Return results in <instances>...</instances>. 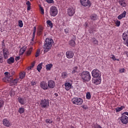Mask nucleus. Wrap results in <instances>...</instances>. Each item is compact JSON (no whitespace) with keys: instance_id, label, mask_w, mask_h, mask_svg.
Returning a JSON list of instances; mask_svg holds the SVG:
<instances>
[{"instance_id":"obj_31","label":"nucleus","mask_w":128,"mask_h":128,"mask_svg":"<svg viewBox=\"0 0 128 128\" xmlns=\"http://www.w3.org/2000/svg\"><path fill=\"white\" fill-rule=\"evenodd\" d=\"M26 4L27 6V10H30V6H32L30 2V1H27L26 2Z\"/></svg>"},{"instance_id":"obj_58","label":"nucleus","mask_w":128,"mask_h":128,"mask_svg":"<svg viewBox=\"0 0 128 128\" xmlns=\"http://www.w3.org/2000/svg\"><path fill=\"white\" fill-rule=\"evenodd\" d=\"M34 36H34V34H32V41L34 42Z\"/></svg>"},{"instance_id":"obj_56","label":"nucleus","mask_w":128,"mask_h":128,"mask_svg":"<svg viewBox=\"0 0 128 128\" xmlns=\"http://www.w3.org/2000/svg\"><path fill=\"white\" fill-rule=\"evenodd\" d=\"M120 73L124 72V68L120 69Z\"/></svg>"},{"instance_id":"obj_4","label":"nucleus","mask_w":128,"mask_h":128,"mask_svg":"<svg viewBox=\"0 0 128 128\" xmlns=\"http://www.w3.org/2000/svg\"><path fill=\"white\" fill-rule=\"evenodd\" d=\"M58 10V8L54 6H52L50 8V14L51 16H56Z\"/></svg>"},{"instance_id":"obj_24","label":"nucleus","mask_w":128,"mask_h":128,"mask_svg":"<svg viewBox=\"0 0 128 128\" xmlns=\"http://www.w3.org/2000/svg\"><path fill=\"white\" fill-rule=\"evenodd\" d=\"M78 73V67L77 66L74 67L72 72V74H74Z\"/></svg>"},{"instance_id":"obj_12","label":"nucleus","mask_w":128,"mask_h":128,"mask_svg":"<svg viewBox=\"0 0 128 128\" xmlns=\"http://www.w3.org/2000/svg\"><path fill=\"white\" fill-rule=\"evenodd\" d=\"M40 87L44 90H48V83H46V82L44 81L40 82Z\"/></svg>"},{"instance_id":"obj_51","label":"nucleus","mask_w":128,"mask_h":128,"mask_svg":"<svg viewBox=\"0 0 128 128\" xmlns=\"http://www.w3.org/2000/svg\"><path fill=\"white\" fill-rule=\"evenodd\" d=\"M46 2L48 4H54V0H46Z\"/></svg>"},{"instance_id":"obj_52","label":"nucleus","mask_w":128,"mask_h":128,"mask_svg":"<svg viewBox=\"0 0 128 128\" xmlns=\"http://www.w3.org/2000/svg\"><path fill=\"white\" fill-rule=\"evenodd\" d=\"M31 86H36V82H35V81H32L30 82Z\"/></svg>"},{"instance_id":"obj_44","label":"nucleus","mask_w":128,"mask_h":128,"mask_svg":"<svg viewBox=\"0 0 128 128\" xmlns=\"http://www.w3.org/2000/svg\"><path fill=\"white\" fill-rule=\"evenodd\" d=\"M64 30V32H65V34H70V28H65Z\"/></svg>"},{"instance_id":"obj_39","label":"nucleus","mask_w":128,"mask_h":128,"mask_svg":"<svg viewBox=\"0 0 128 128\" xmlns=\"http://www.w3.org/2000/svg\"><path fill=\"white\" fill-rule=\"evenodd\" d=\"M18 112L20 113V114H24V108H20L18 110Z\"/></svg>"},{"instance_id":"obj_36","label":"nucleus","mask_w":128,"mask_h":128,"mask_svg":"<svg viewBox=\"0 0 128 128\" xmlns=\"http://www.w3.org/2000/svg\"><path fill=\"white\" fill-rule=\"evenodd\" d=\"M42 68V64H40L38 65L37 66V70L38 72H40V70Z\"/></svg>"},{"instance_id":"obj_6","label":"nucleus","mask_w":128,"mask_h":128,"mask_svg":"<svg viewBox=\"0 0 128 128\" xmlns=\"http://www.w3.org/2000/svg\"><path fill=\"white\" fill-rule=\"evenodd\" d=\"M5 78L3 79V81L5 82H10L12 81V76L10 74V73L9 72H5Z\"/></svg>"},{"instance_id":"obj_57","label":"nucleus","mask_w":128,"mask_h":128,"mask_svg":"<svg viewBox=\"0 0 128 128\" xmlns=\"http://www.w3.org/2000/svg\"><path fill=\"white\" fill-rule=\"evenodd\" d=\"M20 57L17 56L15 58V60H16V62H18V60H20Z\"/></svg>"},{"instance_id":"obj_53","label":"nucleus","mask_w":128,"mask_h":128,"mask_svg":"<svg viewBox=\"0 0 128 128\" xmlns=\"http://www.w3.org/2000/svg\"><path fill=\"white\" fill-rule=\"evenodd\" d=\"M112 57H111V58L113 60H116V56H114V55L112 54Z\"/></svg>"},{"instance_id":"obj_18","label":"nucleus","mask_w":128,"mask_h":128,"mask_svg":"<svg viewBox=\"0 0 128 128\" xmlns=\"http://www.w3.org/2000/svg\"><path fill=\"white\" fill-rule=\"evenodd\" d=\"M2 123L4 126H7V128H10V126H11L10 122V121L6 120V118H4L3 120Z\"/></svg>"},{"instance_id":"obj_13","label":"nucleus","mask_w":128,"mask_h":128,"mask_svg":"<svg viewBox=\"0 0 128 128\" xmlns=\"http://www.w3.org/2000/svg\"><path fill=\"white\" fill-rule=\"evenodd\" d=\"M74 56V53L72 50H68L66 52V57L67 58H72Z\"/></svg>"},{"instance_id":"obj_48","label":"nucleus","mask_w":128,"mask_h":128,"mask_svg":"<svg viewBox=\"0 0 128 128\" xmlns=\"http://www.w3.org/2000/svg\"><path fill=\"white\" fill-rule=\"evenodd\" d=\"M36 26H34V27L33 34H32L34 36H36Z\"/></svg>"},{"instance_id":"obj_33","label":"nucleus","mask_w":128,"mask_h":128,"mask_svg":"<svg viewBox=\"0 0 128 128\" xmlns=\"http://www.w3.org/2000/svg\"><path fill=\"white\" fill-rule=\"evenodd\" d=\"M32 47L30 48L26 52V56H30V54H32Z\"/></svg>"},{"instance_id":"obj_3","label":"nucleus","mask_w":128,"mask_h":128,"mask_svg":"<svg viewBox=\"0 0 128 128\" xmlns=\"http://www.w3.org/2000/svg\"><path fill=\"white\" fill-rule=\"evenodd\" d=\"M72 102L73 104H76V106H82L84 102V100L82 98H74L72 99Z\"/></svg>"},{"instance_id":"obj_55","label":"nucleus","mask_w":128,"mask_h":128,"mask_svg":"<svg viewBox=\"0 0 128 128\" xmlns=\"http://www.w3.org/2000/svg\"><path fill=\"white\" fill-rule=\"evenodd\" d=\"M118 20H122V18H124V17H122V16L120 14L118 16Z\"/></svg>"},{"instance_id":"obj_15","label":"nucleus","mask_w":128,"mask_h":128,"mask_svg":"<svg viewBox=\"0 0 128 128\" xmlns=\"http://www.w3.org/2000/svg\"><path fill=\"white\" fill-rule=\"evenodd\" d=\"M3 52V56H4V58L5 59L8 58V54H10V52H8V50L6 48H4L2 50Z\"/></svg>"},{"instance_id":"obj_20","label":"nucleus","mask_w":128,"mask_h":128,"mask_svg":"<svg viewBox=\"0 0 128 128\" xmlns=\"http://www.w3.org/2000/svg\"><path fill=\"white\" fill-rule=\"evenodd\" d=\"M26 50V46H24L23 47L20 48V51H19V54L20 56H22L24 54V52Z\"/></svg>"},{"instance_id":"obj_54","label":"nucleus","mask_w":128,"mask_h":128,"mask_svg":"<svg viewBox=\"0 0 128 128\" xmlns=\"http://www.w3.org/2000/svg\"><path fill=\"white\" fill-rule=\"evenodd\" d=\"M118 20H122V18H124V17H122V16L120 14L118 16Z\"/></svg>"},{"instance_id":"obj_49","label":"nucleus","mask_w":128,"mask_h":128,"mask_svg":"<svg viewBox=\"0 0 128 128\" xmlns=\"http://www.w3.org/2000/svg\"><path fill=\"white\" fill-rule=\"evenodd\" d=\"M10 96H14V92L13 90H10Z\"/></svg>"},{"instance_id":"obj_63","label":"nucleus","mask_w":128,"mask_h":128,"mask_svg":"<svg viewBox=\"0 0 128 128\" xmlns=\"http://www.w3.org/2000/svg\"><path fill=\"white\" fill-rule=\"evenodd\" d=\"M55 96H58V94H55Z\"/></svg>"},{"instance_id":"obj_16","label":"nucleus","mask_w":128,"mask_h":128,"mask_svg":"<svg viewBox=\"0 0 128 128\" xmlns=\"http://www.w3.org/2000/svg\"><path fill=\"white\" fill-rule=\"evenodd\" d=\"M10 86H16L17 84H18L20 82V78H16L14 80H11V81H10Z\"/></svg>"},{"instance_id":"obj_7","label":"nucleus","mask_w":128,"mask_h":128,"mask_svg":"<svg viewBox=\"0 0 128 128\" xmlns=\"http://www.w3.org/2000/svg\"><path fill=\"white\" fill-rule=\"evenodd\" d=\"M92 76L94 78H100L102 73L98 69H94L92 72Z\"/></svg>"},{"instance_id":"obj_11","label":"nucleus","mask_w":128,"mask_h":128,"mask_svg":"<svg viewBox=\"0 0 128 128\" xmlns=\"http://www.w3.org/2000/svg\"><path fill=\"white\" fill-rule=\"evenodd\" d=\"M120 120L122 124H128V116L126 115H122L120 118Z\"/></svg>"},{"instance_id":"obj_30","label":"nucleus","mask_w":128,"mask_h":128,"mask_svg":"<svg viewBox=\"0 0 128 128\" xmlns=\"http://www.w3.org/2000/svg\"><path fill=\"white\" fill-rule=\"evenodd\" d=\"M53 65L52 64H48L46 65V70H50L52 68Z\"/></svg>"},{"instance_id":"obj_26","label":"nucleus","mask_w":128,"mask_h":128,"mask_svg":"<svg viewBox=\"0 0 128 128\" xmlns=\"http://www.w3.org/2000/svg\"><path fill=\"white\" fill-rule=\"evenodd\" d=\"M19 78H20V80H22V78H24V76H26V72H21L20 74H19Z\"/></svg>"},{"instance_id":"obj_46","label":"nucleus","mask_w":128,"mask_h":128,"mask_svg":"<svg viewBox=\"0 0 128 128\" xmlns=\"http://www.w3.org/2000/svg\"><path fill=\"white\" fill-rule=\"evenodd\" d=\"M81 108L84 110H88V107L86 104H83L81 106Z\"/></svg>"},{"instance_id":"obj_28","label":"nucleus","mask_w":128,"mask_h":128,"mask_svg":"<svg viewBox=\"0 0 128 128\" xmlns=\"http://www.w3.org/2000/svg\"><path fill=\"white\" fill-rule=\"evenodd\" d=\"M125 106H121L120 107H118L116 108V112H120L121 110H122L124 108H125Z\"/></svg>"},{"instance_id":"obj_21","label":"nucleus","mask_w":128,"mask_h":128,"mask_svg":"<svg viewBox=\"0 0 128 128\" xmlns=\"http://www.w3.org/2000/svg\"><path fill=\"white\" fill-rule=\"evenodd\" d=\"M119 4L122 6V8H126V0H118Z\"/></svg>"},{"instance_id":"obj_59","label":"nucleus","mask_w":128,"mask_h":128,"mask_svg":"<svg viewBox=\"0 0 128 128\" xmlns=\"http://www.w3.org/2000/svg\"><path fill=\"white\" fill-rule=\"evenodd\" d=\"M124 54L128 57V51H125Z\"/></svg>"},{"instance_id":"obj_42","label":"nucleus","mask_w":128,"mask_h":128,"mask_svg":"<svg viewBox=\"0 0 128 128\" xmlns=\"http://www.w3.org/2000/svg\"><path fill=\"white\" fill-rule=\"evenodd\" d=\"M4 62V56L2 54L0 53V64H2Z\"/></svg>"},{"instance_id":"obj_34","label":"nucleus","mask_w":128,"mask_h":128,"mask_svg":"<svg viewBox=\"0 0 128 128\" xmlns=\"http://www.w3.org/2000/svg\"><path fill=\"white\" fill-rule=\"evenodd\" d=\"M90 40L94 42V44H98V41L96 38H92Z\"/></svg>"},{"instance_id":"obj_8","label":"nucleus","mask_w":128,"mask_h":128,"mask_svg":"<svg viewBox=\"0 0 128 128\" xmlns=\"http://www.w3.org/2000/svg\"><path fill=\"white\" fill-rule=\"evenodd\" d=\"M122 38L124 44L128 46V30L126 32H124L122 35Z\"/></svg>"},{"instance_id":"obj_29","label":"nucleus","mask_w":128,"mask_h":128,"mask_svg":"<svg viewBox=\"0 0 128 128\" xmlns=\"http://www.w3.org/2000/svg\"><path fill=\"white\" fill-rule=\"evenodd\" d=\"M69 44L70 46H72L74 48V46H76V41L74 40H71L69 42Z\"/></svg>"},{"instance_id":"obj_47","label":"nucleus","mask_w":128,"mask_h":128,"mask_svg":"<svg viewBox=\"0 0 128 128\" xmlns=\"http://www.w3.org/2000/svg\"><path fill=\"white\" fill-rule=\"evenodd\" d=\"M123 18H126V12L124 11L122 13L120 14Z\"/></svg>"},{"instance_id":"obj_41","label":"nucleus","mask_w":128,"mask_h":128,"mask_svg":"<svg viewBox=\"0 0 128 128\" xmlns=\"http://www.w3.org/2000/svg\"><path fill=\"white\" fill-rule=\"evenodd\" d=\"M18 26L20 28H22V26H24V23L22 22V20H18Z\"/></svg>"},{"instance_id":"obj_27","label":"nucleus","mask_w":128,"mask_h":128,"mask_svg":"<svg viewBox=\"0 0 128 128\" xmlns=\"http://www.w3.org/2000/svg\"><path fill=\"white\" fill-rule=\"evenodd\" d=\"M61 74L62 78H66L68 76V72H62Z\"/></svg>"},{"instance_id":"obj_25","label":"nucleus","mask_w":128,"mask_h":128,"mask_svg":"<svg viewBox=\"0 0 128 128\" xmlns=\"http://www.w3.org/2000/svg\"><path fill=\"white\" fill-rule=\"evenodd\" d=\"M90 18L92 20H98V15L96 14H92L90 16Z\"/></svg>"},{"instance_id":"obj_19","label":"nucleus","mask_w":128,"mask_h":128,"mask_svg":"<svg viewBox=\"0 0 128 128\" xmlns=\"http://www.w3.org/2000/svg\"><path fill=\"white\" fill-rule=\"evenodd\" d=\"M42 32H44V27L42 26H39L37 30L38 36H42Z\"/></svg>"},{"instance_id":"obj_60","label":"nucleus","mask_w":128,"mask_h":128,"mask_svg":"<svg viewBox=\"0 0 128 128\" xmlns=\"http://www.w3.org/2000/svg\"><path fill=\"white\" fill-rule=\"evenodd\" d=\"M124 114H126V116H128V112H124L123 113Z\"/></svg>"},{"instance_id":"obj_45","label":"nucleus","mask_w":128,"mask_h":128,"mask_svg":"<svg viewBox=\"0 0 128 128\" xmlns=\"http://www.w3.org/2000/svg\"><path fill=\"white\" fill-rule=\"evenodd\" d=\"M115 24L116 25V26H120V21L117 20L115 22Z\"/></svg>"},{"instance_id":"obj_14","label":"nucleus","mask_w":128,"mask_h":128,"mask_svg":"<svg viewBox=\"0 0 128 128\" xmlns=\"http://www.w3.org/2000/svg\"><path fill=\"white\" fill-rule=\"evenodd\" d=\"M48 88H54L56 86V82L52 80H49L48 82Z\"/></svg>"},{"instance_id":"obj_64","label":"nucleus","mask_w":128,"mask_h":128,"mask_svg":"<svg viewBox=\"0 0 128 128\" xmlns=\"http://www.w3.org/2000/svg\"><path fill=\"white\" fill-rule=\"evenodd\" d=\"M116 60H119L118 59H116Z\"/></svg>"},{"instance_id":"obj_38","label":"nucleus","mask_w":128,"mask_h":128,"mask_svg":"<svg viewBox=\"0 0 128 128\" xmlns=\"http://www.w3.org/2000/svg\"><path fill=\"white\" fill-rule=\"evenodd\" d=\"M92 98V95H90V92H88L86 94V98L87 100H90Z\"/></svg>"},{"instance_id":"obj_2","label":"nucleus","mask_w":128,"mask_h":128,"mask_svg":"<svg viewBox=\"0 0 128 128\" xmlns=\"http://www.w3.org/2000/svg\"><path fill=\"white\" fill-rule=\"evenodd\" d=\"M79 74L84 82H90L92 78L90 74L88 71H83L80 73Z\"/></svg>"},{"instance_id":"obj_32","label":"nucleus","mask_w":128,"mask_h":128,"mask_svg":"<svg viewBox=\"0 0 128 128\" xmlns=\"http://www.w3.org/2000/svg\"><path fill=\"white\" fill-rule=\"evenodd\" d=\"M18 100L20 104H24L26 103L24 102V99L22 98H18Z\"/></svg>"},{"instance_id":"obj_62","label":"nucleus","mask_w":128,"mask_h":128,"mask_svg":"<svg viewBox=\"0 0 128 128\" xmlns=\"http://www.w3.org/2000/svg\"><path fill=\"white\" fill-rule=\"evenodd\" d=\"M32 68H33V66H34V63L32 64Z\"/></svg>"},{"instance_id":"obj_40","label":"nucleus","mask_w":128,"mask_h":128,"mask_svg":"<svg viewBox=\"0 0 128 128\" xmlns=\"http://www.w3.org/2000/svg\"><path fill=\"white\" fill-rule=\"evenodd\" d=\"M40 54V49L38 48L37 50V51L36 52V54L35 55L36 58H38V56H39Z\"/></svg>"},{"instance_id":"obj_50","label":"nucleus","mask_w":128,"mask_h":128,"mask_svg":"<svg viewBox=\"0 0 128 128\" xmlns=\"http://www.w3.org/2000/svg\"><path fill=\"white\" fill-rule=\"evenodd\" d=\"M46 122L47 124H52V121H50V119H46Z\"/></svg>"},{"instance_id":"obj_37","label":"nucleus","mask_w":128,"mask_h":128,"mask_svg":"<svg viewBox=\"0 0 128 128\" xmlns=\"http://www.w3.org/2000/svg\"><path fill=\"white\" fill-rule=\"evenodd\" d=\"M4 105V101L2 99L0 98V110Z\"/></svg>"},{"instance_id":"obj_10","label":"nucleus","mask_w":128,"mask_h":128,"mask_svg":"<svg viewBox=\"0 0 128 128\" xmlns=\"http://www.w3.org/2000/svg\"><path fill=\"white\" fill-rule=\"evenodd\" d=\"M80 2L83 6H92V3L90 0H80Z\"/></svg>"},{"instance_id":"obj_22","label":"nucleus","mask_w":128,"mask_h":128,"mask_svg":"<svg viewBox=\"0 0 128 128\" xmlns=\"http://www.w3.org/2000/svg\"><path fill=\"white\" fill-rule=\"evenodd\" d=\"M71 88L72 84L68 82L65 83V90H70Z\"/></svg>"},{"instance_id":"obj_5","label":"nucleus","mask_w":128,"mask_h":128,"mask_svg":"<svg viewBox=\"0 0 128 128\" xmlns=\"http://www.w3.org/2000/svg\"><path fill=\"white\" fill-rule=\"evenodd\" d=\"M40 106L42 108H48L50 106L48 100L46 98L42 99L40 102Z\"/></svg>"},{"instance_id":"obj_17","label":"nucleus","mask_w":128,"mask_h":128,"mask_svg":"<svg viewBox=\"0 0 128 128\" xmlns=\"http://www.w3.org/2000/svg\"><path fill=\"white\" fill-rule=\"evenodd\" d=\"M96 79H94L92 80V82L94 84H100V82H102V78L100 77L96 78Z\"/></svg>"},{"instance_id":"obj_35","label":"nucleus","mask_w":128,"mask_h":128,"mask_svg":"<svg viewBox=\"0 0 128 128\" xmlns=\"http://www.w3.org/2000/svg\"><path fill=\"white\" fill-rule=\"evenodd\" d=\"M48 26H50V28H52V26H53V24H52V21H50V20H48L46 22Z\"/></svg>"},{"instance_id":"obj_23","label":"nucleus","mask_w":128,"mask_h":128,"mask_svg":"<svg viewBox=\"0 0 128 128\" xmlns=\"http://www.w3.org/2000/svg\"><path fill=\"white\" fill-rule=\"evenodd\" d=\"M14 58L13 57H10L7 60V63L8 64H14Z\"/></svg>"},{"instance_id":"obj_43","label":"nucleus","mask_w":128,"mask_h":128,"mask_svg":"<svg viewBox=\"0 0 128 128\" xmlns=\"http://www.w3.org/2000/svg\"><path fill=\"white\" fill-rule=\"evenodd\" d=\"M40 12H41L42 14H44V8L42 7V6H40Z\"/></svg>"},{"instance_id":"obj_61","label":"nucleus","mask_w":128,"mask_h":128,"mask_svg":"<svg viewBox=\"0 0 128 128\" xmlns=\"http://www.w3.org/2000/svg\"><path fill=\"white\" fill-rule=\"evenodd\" d=\"M14 71H12V72H11V76H14Z\"/></svg>"},{"instance_id":"obj_9","label":"nucleus","mask_w":128,"mask_h":128,"mask_svg":"<svg viewBox=\"0 0 128 128\" xmlns=\"http://www.w3.org/2000/svg\"><path fill=\"white\" fill-rule=\"evenodd\" d=\"M67 14L69 16H72L76 12V8L74 7H70L68 8Z\"/></svg>"},{"instance_id":"obj_1","label":"nucleus","mask_w":128,"mask_h":128,"mask_svg":"<svg viewBox=\"0 0 128 128\" xmlns=\"http://www.w3.org/2000/svg\"><path fill=\"white\" fill-rule=\"evenodd\" d=\"M54 44V40L51 38H47L46 39L43 48H44V54L48 52L50 50L52 44Z\"/></svg>"}]
</instances>
